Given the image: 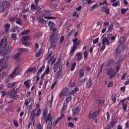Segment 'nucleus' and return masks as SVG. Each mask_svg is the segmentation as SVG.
<instances>
[{
    "instance_id": "obj_47",
    "label": "nucleus",
    "mask_w": 129,
    "mask_h": 129,
    "mask_svg": "<svg viewBox=\"0 0 129 129\" xmlns=\"http://www.w3.org/2000/svg\"><path fill=\"white\" fill-rule=\"evenodd\" d=\"M98 104H99V106H102V105H103V104H104V102L103 101V100L100 99L98 101Z\"/></svg>"
},
{
    "instance_id": "obj_3",
    "label": "nucleus",
    "mask_w": 129,
    "mask_h": 129,
    "mask_svg": "<svg viewBox=\"0 0 129 129\" xmlns=\"http://www.w3.org/2000/svg\"><path fill=\"white\" fill-rule=\"evenodd\" d=\"M10 6L11 3L8 1H4L0 3V9H2L3 13L6 9H8Z\"/></svg>"
},
{
    "instance_id": "obj_31",
    "label": "nucleus",
    "mask_w": 129,
    "mask_h": 129,
    "mask_svg": "<svg viewBox=\"0 0 129 129\" xmlns=\"http://www.w3.org/2000/svg\"><path fill=\"white\" fill-rule=\"evenodd\" d=\"M44 69H45V66L43 65L38 70V72L37 73V74H41V73H42Z\"/></svg>"
},
{
    "instance_id": "obj_57",
    "label": "nucleus",
    "mask_w": 129,
    "mask_h": 129,
    "mask_svg": "<svg viewBox=\"0 0 129 129\" xmlns=\"http://www.w3.org/2000/svg\"><path fill=\"white\" fill-rule=\"evenodd\" d=\"M29 33H30V30H26L25 31H23L21 33V35H22L23 36H24V35H25V34H29Z\"/></svg>"
},
{
    "instance_id": "obj_21",
    "label": "nucleus",
    "mask_w": 129,
    "mask_h": 129,
    "mask_svg": "<svg viewBox=\"0 0 129 129\" xmlns=\"http://www.w3.org/2000/svg\"><path fill=\"white\" fill-rule=\"evenodd\" d=\"M68 90H69V89L68 88L63 89L60 92V97L61 96H63V95L66 94V93H67V92L68 91Z\"/></svg>"
},
{
    "instance_id": "obj_34",
    "label": "nucleus",
    "mask_w": 129,
    "mask_h": 129,
    "mask_svg": "<svg viewBox=\"0 0 129 129\" xmlns=\"http://www.w3.org/2000/svg\"><path fill=\"white\" fill-rule=\"evenodd\" d=\"M50 73V68L49 66H47V68L45 70V71L44 72V74H46V75H48Z\"/></svg>"
},
{
    "instance_id": "obj_13",
    "label": "nucleus",
    "mask_w": 129,
    "mask_h": 129,
    "mask_svg": "<svg viewBox=\"0 0 129 129\" xmlns=\"http://www.w3.org/2000/svg\"><path fill=\"white\" fill-rule=\"evenodd\" d=\"M102 12H104V13H105V14H106L107 15H109V12H110V9H108L106 6H104L102 8Z\"/></svg>"
},
{
    "instance_id": "obj_61",
    "label": "nucleus",
    "mask_w": 129,
    "mask_h": 129,
    "mask_svg": "<svg viewBox=\"0 0 129 129\" xmlns=\"http://www.w3.org/2000/svg\"><path fill=\"white\" fill-rule=\"evenodd\" d=\"M113 82H110L108 83L107 87H111V86H113Z\"/></svg>"
},
{
    "instance_id": "obj_5",
    "label": "nucleus",
    "mask_w": 129,
    "mask_h": 129,
    "mask_svg": "<svg viewBox=\"0 0 129 129\" xmlns=\"http://www.w3.org/2000/svg\"><path fill=\"white\" fill-rule=\"evenodd\" d=\"M99 112H100L99 110L95 111L93 113H92L91 111H90L89 112V115H88L89 119H90V120H94V119H95V117H97V116H98V115L99 114Z\"/></svg>"
},
{
    "instance_id": "obj_12",
    "label": "nucleus",
    "mask_w": 129,
    "mask_h": 129,
    "mask_svg": "<svg viewBox=\"0 0 129 129\" xmlns=\"http://www.w3.org/2000/svg\"><path fill=\"white\" fill-rule=\"evenodd\" d=\"M110 44V42H109V40H108V38L107 37H103L102 40V45H109Z\"/></svg>"
},
{
    "instance_id": "obj_49",
    "label": "nucleus",
    "mask_w": 129,
    "mask_h": 129,
    "mask_svg": "<svg viewBox=\"0 0 129 129\" xmlns=\"http://www.w3.org/2000/svg\"><path fill=\"white\" fill-rule=\"evenodd\" d=\"M17 31L20 32V30H19L18 26H16V27H14V28L12 30L13 33H16V32H17Z\"/></svg>"
},
{
    "instance_id": "obj_30",
    "label": "nucleus",
    "mask_w": 129,
    "mask_h": 129,
    "mask_svg": "<svg viewBox=\"0 0 129 129\" xmlns=\"http://www.w3.org/2000/svg\"><path fill=\"white\" fill-rule=\"evenodd\" d=\"M120 45H122L123 43H125V38L123 36H121L119 40Z\"/></svg>"
},
{
    "instance_id": "obj_32",
    "label": "nucleus",
    "mask_w": 129,
    "mask_h": 129,
    "mask_svg": "<svg viewBox=\"0 0 129 129\" xmlns=\"http://www.w3.org/2000/svg\"><path fill=\"white\" fill-rule=\"evenodd\" d=\"M53 72L54 73H56V72H57V71L58 70V69H59V66H58L57 65V64L55 63L54 66L53 68Z\"/></svg>"
},
{
    "instance_id": "obj_26",
    "label": "nucleus",
    "mask_w": 129,
    "mask_h": 129,
    "mask_svg": "<svg viewBox=\"0 0 129 129\" xmlns=\"http://www.w3.org/2000/svg\"><path fill=\"white\" fill-rule=\"evenodd\" d=\"M19 51L20 52V53L23 52L24 53H27V52L29 51V49H28V48H19Z\"/></svg>"
},
{
    "instance_id": "obj_58",
    "label": "nucleus",
    "mask_w": 129,
    "mask_h": 129,
    "mask_svg": "<svg viewBox=\"0 0 129 129\" xmlns=\"http://www.w3.org/2000/svg\"><path fill=\"white\" fill-rule=\"evenodd\" d=\"M64 37L63 36H61L59 39V44H62L63 43V41H64Z\"/></svg>"
},
{
    "instance_id": "obj_23",
    "label": "nucleus",
    "mask_w": 129,
    "mask_h": 129,
    "mask_svg": "<svg viewBox=\"0 0 129 129\" xmlns=\"http://www.w3.org/2000/svg\"><path fill=\"white\" fill-rule=\"evenodd\" d=\"M79 78L81 79V78H82V77H83L84 76V70L83 69H81L79 71Z\"/></svg>"
},
{
    "instance_id": "obj_42",
    "label": "nucleus",
    "mask_w": 129,
    "mask_h": 129,
    "mask_svg": "<svg viewBox=\"0 0 129 129\" xmlns=\"http://www.w3.org/2000/svg\"><path fill=\"white\" fill-rule=\"evenodd\" d=\"M76 67V62H74L71 66V71H74V69H75V68Z\"/></svg>"
},
{
    "instance_id": "obj_10",
    "label": "nucleus",
    "mask_w": 129,
    "mask_h": 129,
    "mask_svg": "<svg viewBox=\"0 0 129 129\" xmlns=\"http://www.w3.org/2000/svg\"><path fill=\"white\" fill-rule=\"evenodd\" d=\"M0 43H1V47L7 48L8 47V39L6 38L2 39Z\"/></svg>"
},
{
    "instance_id": "obj_51",
    "label": "nucleus",
    "mask_w": 129,
    "mask_h": 129,
    "mask_svg": "<svg viewBox=\"0 0 129 129\" xmlns=\"http://www.w3.org/2000/svg\"><path fill=\"white\" fill-rule=\"evenodd\" d=\"M99 5V6H104V5L107 6V2L106 1V0H105L103 2L100 3Z\"/></svg>"
},
{
    "instance_id": "obj_43",
    "label": "nucleus",
    "mask_w": 129,
    "mask_h": 129,
    "mask_svg": "<svg viewBox=\"0 0 129 129\" xmlns=\"http://www.w3.org/2000/svg\"><path fill=\"white\" fill-rule=\"evenodd\" d=\"M88 52L87 51H85L84 52V59L85 60H87V58L88 57Z\"/></svg>"
},
{
    "instance_id": "obj_40",
    "label": "nucleus",
    "mask_w": 129,
    "mask_h": 129,
    "mask_svg": "<svg viewBox=\"0 0 129 129\" xmlns=\"http://www.w3.org/2000/svg\"><path fill=\"white\" fill-rule=\"evenodd\" d=\"M16 85V83L14 82L12 83L9 84L8 85V88H13L14 86H15Z\"/></svg>"
},
{
    "instance_id": "obj_62",
    "label": "nucleus",
    "mask_w": 129,
    "mask_h": 129,
    "mask_svg": "<svg viewBox=\"0 0 129 129\" xmlns=\"http://www.w3.org/2000/svg\"><path fill=\"white\" fill-rule=\"evenodd\" d=\"M50 8H51V9H56V8H57V4H51Z\"/></svg>"
},
{
    "instance_id": "obj_19",
    "label": "nucleus",
    "mask_w": 129,
    "mask_h": 129,
    "mask_svg": "<svg viewBox=\"0 0 129 129\" xmlns=\"http://www.w3.org/2000/svg\"><path fill=\"white\" fill-rule=\"evenodd\" d=\"M30 82H31V80H27L24 82L26 88H30Z\"/></svg>"
},
{
    "instance_id": "obj_46",
    "label": "nucleus",
    "mask_w": 129,
    "mask_h": 129,
    "mask_svg": "<svg viewBox=\"0 0 129 129\" xmlns=\"http://www.w3.org/2000/svg\"><path fill=\"white\" fill-rule=\"evenodd\" d=\"M111 100L113 101V103H115L116 102V97L114 95L111 96Z\"/></svg>"
},
{
    "instance_id": "obj_44",
    "label": "nucleus",
    "mask_w": 129,
    "mask_h": 129,
    "mask_svg": "<svg viewBox=\"0 0 129 129\" xmlns=\"http://www.w3.org/2000/svg\"><path fill=\"white\" fill-rule=\"evenodd\" d=\"M41 115V109H38L37 113L35 114V116H40Z\"/></svg>"
},
{
    "instance_id": "obj_39",
    "label": "nucleus",
    "mask_w": 129,
    "mask_h": 129,
    "mask_svg": "<svg viewBox=\"0 0 129 129\" xmlns=\"http://www.w3.org/2000/svg\"><path fill=\"white\" fill-rule=\"evenodd\" d=\"M69 87H75V82H73L72 81L69 84Z\"/></svg>"
},
{
    "instance_id": "obj_15",
    "label": "nucleus",
    "mask_w": 129,
    "mask_h": 129,
    "mask_svg": "<svg viewBox=\"0 0 129 129\" xmlns=\"http://www.w3.org/2000/svg\"><path fill=\"white\" fill-rule=\"evenodd\" d=\"M48 26L49 27V30L52 31L53 28H55V24L52 21H49Z\"/></svg>"
},
{
    "instance_id": "obj_18",
    "label": "nucleus",
    "mask_w": 129,
    "mask_h": 129,
    "mask_svg": "<svg viewBox=\"0 0 129 129\" xmlns=\"http://www.w3.org/2000/svg\"><path fill=\"white\" fill-rule=\"evenodd\" d=\"M36 20L39 24H46L45 20H44L43 18H41L40 17H37L36 18Z\"/></svg>"
},
{
    "instance_id": "obj_35",
    "label": "nucleus",
    "mask_w": 129,
    "mask_h": 129,
    "mask_svg": "<svg viewBox=\"0 0 129 129\" xmlns=\"http://www.w3.org/2000/svg\"><path fill=\"white\" fill-rule=\"evenodd\" d=\"M30 102H31V100L29 101V99H26L25 100V103H24V105H25V106H29V104H30Z\"/></svg>"
},
{
    "instance_id": "obj_59",
    "label": "nucleus",
    "mask_w": 129,
    "mask_h": 129,
    "mask_svg": "<svg viewBox=\"0 0 129 129\" xmlns=\"http://www.w3.org/2000/svg\"><path fill=\"white\" fill-rule=\"evenodd\" d=\"M97 7H98V4H95L94 5H93L92 7L91 11H93V10H95V9H96V8H97Z\"/></svg>"
},
{
    "instance_id": "obj_7",
    "label": "nucleus",
    "mask_w": 129,
    "mask_h": 129,
    "mask_svg": "<svg viewBox=\"0 0 129 129\" xmlns=\"http://www.w3.org/2000/svg\"><path fill=\"white\" fill-rule=\"evenodd\" d=\"M12 50L13 48L12 47H8L7 48L5 52H3V50H0V54H1V55H10Z\"/></svg>"
},
{
    "instance_id": "obj_8",
    "label": "nucleus",
    "mask_w": 129,
    "mask_h": 129,
    "mask_svg": "<svg viewBox=\"0 0 129 129\" xmlns=\"http://www.w3.org/2000/svg\"><path fill=\"white\" fill-rule=\"evenodd\" d=\"M80 110H81V107L78 106H76L75 108H73V116H74V115H76V114L80 112Z\"/></svg>"
},
{
    "instance_id": "obj_6",
    "label": "nucleus",
    "mask_w": 129,
    "mask_h": 129,
    "mask_svg": "<svg viewBox=\"0 0 129 129\" xmlns=\"http://www.w3.org/2000/svg\"><path fill=\"white\" fill-rule=\"evenodd\" d=\"M49 39L50 46H53V45H54V44H55V43H56L57 41V38H55V35H54V33H51Z\"/></svg>"
},
{
    "instance_id": "obj_1",
    "label": "nucleus",
    "mask_w": 129,
    "mask_h": 129,
    "mask_svg": "<svg viewBox=\"0 0 129 129\" xmlns=\"http://www.w3.org/2000/svg\"><path fill=\"white\" fill-rule=\"evenodd\" d=\"M72 41L73 42V46L72 48L70 50V53L72 54H74L76 51V49H77V47L80 46V43H81V40H78V38H75L73 39Z\"/></svg>"
},
{
    "instance_id": "obj_22",
    "label": "nucleus",
    "mask_w": 129,
    "mask_h": 129,
    "mask_svg": "<svg viewBox=\"0 0 129 129\" xmlns=\"http://www.w3.org/2000/svg\"><path fill=\"white\" fill-rule=\"evenodd\" d=\"M61 75H62V68H60V69H59V70L57 72V75L56 78V79H58V78H60Z\"/></svg>"
},
{
    "instance_id": "obj_20",
    "label": "nucleus",
    "mask_w": 129,
    "mask_h": 129,
    "mask_svg": "<svg viewBox=\"0 0 129 129\" xmlns=\"http://www.w3.org/2000/svg\"><path fill=\"white\" fill-rule=\"evenodd\" d=\"M114 63V59H109L107 61V63L106 64V67H110L111 64Z\"/></svg>"
},
{
    "instance_id": "obj_2",
    "label": "nucleus",
    "mask_w": 129,
    "mask_h": 129,
    "mask_svg": "<svg viewBox=\"0 0 129 129\" xmlns=\"http://www.w3.org/2000/svg\"><path fill=\"white\" fill-rule=\"evenodd\" d=\"M47 114H48V109L47 108L44 109L43 111V118H44V121L46 123H48V121H51L52 120V114L51 113H49L47 117Z\"/></svg>"
},
{
    "instance_id": "obj_29",
    "label": "nucleus",
    "mask_w": 129,
    "mask_h": 129,
    "mask_svg": "<svg viewBox=\"0 0 129 129\" xmlns=\"http://www.w3.org/2000/svg\"><path fill=\"white\" fill-rule=\"evenodd\" d=\"M54 98L53 97V96H51V99L49 100L48 102V106L49 107H52V103H53V99Z\"/></svg>"
},
{
    "instance_id": "obj_53",
    "label": "nucleus",
    "mask_w": 129,
    "mask_h": 129,
    "mask_svg": "<svg viewBox=\"0 0 129 129\" xmlns=\"http://www.w3.org/2000/svg\"><path fill=\"white\" fill-rule=\"evenodd\" d=\"M16 23H17L18 25L22 26L23 24L22 23V21L20 20V19H17L16 21Z\"/></svg>"
},
{
    "instance_id": "obj_24",
    "label": "nucleus",
    "mask_w": 129,
    "mask_h": 129,
    "mask_svg": "<svg viewBox=\"0 0 129 129\" xmlns=\"http://www.w3.org/2000/svg\"><path fill=\"white\" fill-rule=\"evenodd\" d=\"M71 99H72V96H71V95H67L66 99V102H67V103H69Z\"/></svg>"
},
{
    "instance_id": "obj_36",
    "label": "nucleus",
    "mask_w": 129,
    "mask_h": 129,
    "mask_svg": "<svg viewBox=\"0 0 129 129\" xmlns=\"http://www.w3.org/2000/svg\"><path fill=\"white\" fill-rule=\"evenodd\" d=\"M22 44L25 46V47L30 46L31 45V43L29 42H26V41H22Z\"/></svg>"
},
{
    "instance_id": "obj_56",
    "label": "nucleus",
    "mask_w": 129,
    "mask_h": 129,
    "mask_svg": "<svg viewBox=\"0 0 129 129\" xmlns=\"http://www.w3.org/2000/svg\"><path fill=\"white\" fill-rule=\"evenodd\" d=\"M119 5V1H117L115 3H114L112 4V7H117Z\"/></svg>"
},
{
    "instance_id": "obj_60",
    "label": "nucleus",
    "mask_w": 129,
    "mask_h": 129,
    "mask_svg": "<svg viewBox=\"0 0 129 129\" xmlns=\"http://www.w3.org/2000/svg\"><path fill=\"white\" fill-rule=\"evenodd\" d=\"M64 117V114H61L60 115V116L58 117L56 119L58 121H60L61 119Z\"/></svg>"
},
{
    "instance_id": "obj_33",
    "label": "nucleus",
    "mask_w": 129,
    "mask_h": 129,
    "mask_svg": "<svg viewBox=\"0 0 129 129\" xmlns=\"http://www.w3.org/2000/svg\"><path fill=\"white\" fill-rule=\"evenodd\" d=\"M16 73H17V72H16V70H14L13 73L11 75H9V78H14V77H15V76L16 75Z\"/></svg>"
},
{
    "instance_id": "obj_4",
    "label": "nucleus",
    "mask_w": 129,
    "mask_h": 129,
    "mask_svg": "<svg viewBox=\"0 0 129 129\" xmlns=\"http://www.w3.org/2000/svg\"><path fill=\"white\" fill-rule=\"evenodd\" d=\"M106 74L110 76V79H112L116 75V73L114 72V70L112 68H109L107 69Z\"/></svg>"
},
{
    "instance_id": "obj_28",
    "label": "nucleus",
    "mask_w": 129,
    "mask_h": 129,
    "mask_svg": "<svg viewBox=\"0 0 129 129\" xmlns=\"http://www.w3.org/2000/svg\"><path fill=\"white\" fill-rule=\"evenodd\" d=\"M113 27H114L113 24H111L108 28L107 32L111 33V32H112V30H113Z\"/></svg>"
},
{
    "instance_id": "obj_14",
    "label": "nucleus",
    "mask_w": 129,
    "mask_h": 129,
    "mask_svg": "<svg viewBox=\"0 0 129 129\" xmlns=\"http://www.w3.org/2000/svg\"><path fill=\"white\" fill-rule=\"evenodd\" d=\"M20 56H21V52L17 53L14 55V56L13 57V59H14V60H16L17 62H19V61L21 60Z\"/></svg>"
},
{
    "instance_id": "obj_11",
    "label": "nucleus",
    "mask_w": 129,
    "mask_h": 129,
    "mask_svg": "<svg viewBox=\"0 0 129 129\" xmlns=\"http://www.w3.org/2000/svg\"><path fill=\"white\" fill-rule=\"evenodd\" d=\"M19 88H17L16 90V88H14L12 91L9 92V93L8 94L9 95L13 96V95H16L18 92H19Z\"/></svg>"
},
{
    "instance_id": "obj_41",
    "label": "nucleus",
    "mask_w": 129,
    "mask_h": 129,
    "mask_svg": "<svg viewBox=\"0 0 129 129\" xmlns=\"http://www.w3.org/2000/svg\"><path fill=\"white\" fill-rule=\"evenodd\" d=\"M11 37L14 41H16L17 40V34L16 33H12L11 34Z\"/></svg>"
},
{
    "instance_id": "obj_38",
    "label": "nucleus",
    "mask_w": 129,
    "mask_h": 129,
    "mask_svg": "<svg viewBox=\"0 0 129 129\" xmlns=\"http://www.w3.org/2000/svg\"><path fill=\"white\" fill-rule=\"evenodd\" d=\"M22 39L24 41V42H26L30 40V36H23L22 37Z\"/></svg>"
},
{
    "instance_id": "obj_64",
    "label": "nucleus",
    "mask_w": 129,
    "mask_h": 129,
    "mask_svg": "<svg viewBox=\"0 0 129 129\" xmlns=\"http://www.w3.org/2000/svg\"><path fill=\"white\" fill-rule=\"evenodd\" d=\"M37 127H38V129H43V125L40 123H38L37 124Z\"/></svg>"
},
{
    "instance_id": "obj_17",
    "label": "nucleus",
    "mask_w": 129,
    "mask_h": 129,
    "mask_svg": "<svg viewBox=\"0 0 129 129\" xmlns=\"http://www.w3.org/2000/svg\"><path fill=\"white\" fill-rule=\"evenodd\" d=\"M77 58V60L78 61H80L82 58V52H78L76 54Z\"/></svg>"
},
{
    "instance_id": "obj_54",
    "label": "nucleus",
    "mask_w": 129,
    "mask_h": 129,
    "mask_svg": "<svg viewBox=\"0 0 129 129\" xmlns=\"http://www.w3.org/2000/svg\"><path fill=\"white\" fill-rule=\"evenodd\" d=\"M8 93H9V92L6 93L5 91H2V96H3V97H5V96H6V95L7 96H9V95L10 96V95H8Z\"/></svg>"
},
{
    "instance_id": "obj_50",
    "label": "nucleus",
    "mask_w": 129,
    "mask_h": 129,
    "mask_svg": "<svg viewBox=\"0 0 129 129\" xmlns=\"http://www.w3.org/2000/svg\"><path fill=\"white\" fill-rule=\"evenodd\" d=\"M103 66H104V65L103 64H102L101 66V67L99 68V71H98L99 74H100V73H101L102 72V69H103Z\"/></svg>"
},
{
    "instance_id": "obj_63",
    "label": "nucleus",
    "mask_w": 129,
    "mask_h": 129,
    "mask_svg": "<svg viewBox=\"0 0 129 129\" xmlns=\"http://www.w3.org/2000/svg\"><path fill=\"white\" fill-rule=\"evenodd\" d=\"M68 125L70 127H74V123H72V122H69Z\"/></svg>"
},
{
    "instance_id": "obj_55",
    "label": "nucleus",
    "mask_w": 129,
    "mask_h": 129,
    "mask_svg": "<svg viewBox=\"0 0 129 129\" xmlns=\"http://www.w3.org/2000/svg\"><path fill=\"white\" fill-rule=\"evenodd\" d=\"M13 123L14 125H15L17 127L18 126H19V123H18V121H17L16 120H13Z\"/></svg>"
},
{
    "instance_id": "obj_45",
    "label": "nucleus",
    "mask_w": 129,
    "mask_h": 129,
    "mask_svg": "<svg viewBox=\"0 0 129 129\" xmlns=\"http://www.w3.org/2000/svg\"><path fill=\"white\" fill-rule=\"evenodd\" d=\"M127 11H128V9H121V13L122 14V15H124V14H125Z\"/></svg>"
},
{
    "instance_id": "obj_25",
    "label": "nucleus",
    "mask_w": 129,
    "mask_h": 129,
    "mask_svg": "<svg viewBox=\"0 0 129 129\" xmlns=\"http://www.w3.org/2000/svg\"><path fill=\"white\" fill-rule=\"evenodd\" d=\"M36 69V68L31 67L27 70L26 72H34L35 73Z\"/></svg>"
},
{
    "instance_id": "obj_48",
    "label": "nucleus",
    "mask_w": 129,
    "mask_h": 129,
    "mask_svg": "<svg viewBox=\"0 0 129 129\" xmlns=\"http://www.w3.org/2000/svg\"><path fill=\"white\" fill-rule=\"evenodd\" d=\"M122 105L123 106L122 109L124 110V111H125L126 110V108H127V105L124 103H122Z\"/></svg>"
},
{
    "instance_id": "obj_27",
    "label": "nucleus",
    "mask_w": 129,
    "mask_h": 129,
    "mask_svg": "<svg viewBox=\"0 0 129 129\" xmlns=\"http://www.w3.org/2000/svg\"><path fill=\"white\" fill-rule=\"evenodd\" d=\"M5 29V32L7 33L9 32V30H10V28H11V25L9 24H6L4 26Z\"/></svg>"
},
{
    "instance_id": "obj_52",
    "label": "nucleus",
    "mask_w": 129,
    "mask_h": 129,
    "mask_svg": "<svg viewBox=\"0 0 129 129\" xmlns=\"http://www.w3.org/2000/svg\"><path fill=\"white\" fill-rule=\"evenodd\" d=\"M52 120L49 121L48 124L47 128H52Z\"/></svg>"
},
{
    "instance_id": "obj_16",
    "label": "nucleus",
    "mask_w": 129,
    "mask_h": 129,
    "mask_svg": "<svg viewBox=\"0 0 129 129\" xmlns=\"http://www.w3.org/2000/svg\"><path fill=\"white\" fill-rule=\"evenodd\" d=\"M37 110V109H35L34 110H33L31 113L30 114V118L31 119V120H34V119H35V116H36V110Z\"/></svg>"
},
{
    "instance_id": "obj_37",
    "label": "nucleus",
    "mask_w": 129,
    "mask_h": 129,
    "mask_svg": "<svg viewBox=\"0 0 129 129\" xmlns=\"http://www.w3.org/2000/svg\"><path fill=\"white\" fill-rule=\"evenodd\" d=\"M42 53V49H40L37 53L35 54V57L38 58V57H40L41 56V54Z\"/></svg>"
},
{
    "instance_id": "obj_9",
    "label": "nucleus",
    "mask_w": 129,
    "mask_h": 129,
    "mask_svg": "<svg viewBox=\"0 0 129 129\" xmlns=\"http://www.w3.org/2000/svg\"><path fill=\"white\" fill-rule=\"evenodd\" d=\"M93 85V82L91 78L89 79L86 82V86L87 88H90Z\"/></svg>"
}]
</instances>
